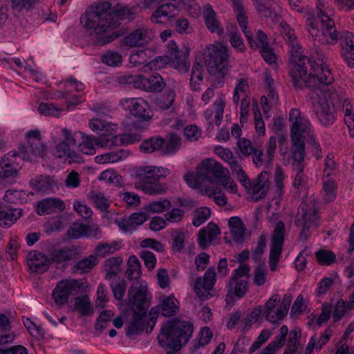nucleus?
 <instances>
[{
    "label": "nucleus",
    "instance_id": "obj_45",
    "mask_svg": "<svg viewBox=\"0 0 354 354\" xmlns=\"http://www.w3.org/2000/svg\"><path fill=\"white\" fill-rule=\"evenodd\" d=\"M175 97L174 90L167 88L164 94L156 99V104L159 109L167 110L172 106Z\"/></svg>",
    "mask_w": 354,
    "mask_h": 354
},
{
    "label": "nucleus",
    "instance_id": "obj_51",
    "mask_svg": "<svg viewBox=\"0 0 354 354\" xmlns=\"http://www.w3.org/2000/svg\"><path fill=\"white\" fill-rule=\"evenodd\" d=\"M317 261L321 265L330 266L333 264L335 259L336 256L331 250H319L315 253Z\"/></svg>",
    "mask_w": 354,
    "mask_h": 354
},
{
    "label": "nucleus",
    "instance_id": "obj_27",
    "mask_svg": "<svg viewBox=\"0 0 354 354\" xmlns=\"http://www.w3.org/2000/svg\"><path fill=\"white\" fill-rule=\"evenodd\" d=\"M22 215L20 208H8L2 207L0 212V226H10Z\"/></svg>",
    "mask_w": 354,
    "mask_h": 354
},
{
    "label": "nucleus",
    "instance_id": "obj_32",
    "mask_svg": "<svg viewBox=\"0 0 354 354\" xmlns=\"http://www.w3.org/2000/svg\"><path fill=\"white\" fill-rule=\"evenodd\" d=\"M322 24V34L324 37H328L330 39L329 41L331 44L336 43L338 39V35L335 22L330 16H324L321 21Z\"/></svg>",
    "mask_w": 354,
    "mask_h": 354
},
{
    "label": "nucleus",
    "instance_id": "obj_29",
    "mask_svg": "<svg viewBox=\"0 0 354 354\" xmlns=\"http://www.w3.org/2000/svg\"><path fill=\"white\" fill-rule=\"evenodd\" d=\"M263 306L259 305L256 306L245 317L242 319L240 322V326L242 330H248L252 324L261 321L263 319Z\"/></svg>",
    "mask_w": 354,
    "mask_h": 354
},
{
    "label": "nucleus",
    "instance_id": "obj_44",
    "mask_svg": "<svg viewBox=\"0 0 354 354\" xmlns=\"http://www.w3.org/2000/svg\"><path fill=\"white\" fill-rule=\"evenodd\" d=\"M122 82L127 84H132L136 88H140L147 91V77L142 75H124L121 77Z\"/></svg>",
    "mask_w": 354,
    "mask_h": 354
},
{
    "label": "nucleus",
    "instance_id": "obj_62",
    "mask_svg": "<svg viewBox=\"0 0 354 354\" xmlns=\"http://www.w3.org/2000/svg\"><path fill=\"white\" fill-rule=\"evenodd\" d=\"M38 111L42 115H53L58 117L60 110L56 108L52 103H41L38 107Z\"/></svg>",
    "mask_w": 354,
    "mask_h": 354
},
{
    "label": "nucleus",
    "instance_id": "obj_43",
    "mask_svg": "<svg viewBox=\"0 0 354 354\" xmlns=\"http://www.w3.org/2000/svg\"><path fill=\"white\" fill-rule=\"evenodd\" d=\"M203 65L201 59L198 61L196 59L192 67L190 77V85L194 90H197L196 86L203 80Z\"/></svg>",
    "mask_w": 354,
    "mask_h": 354
},
{
    "label": "nucleus",
    "instance_id": "obj_42",
    "mask_svg": "<svg viewBox=\"0 0 354 354\" xmlns=\"http://www.w3.org/2000/svg\"><path fill=\"white\" fill-rule=\"evenodd\" d=\"M301 333H290L283 354H300L302 344L300 342Z\"/></svg>",
    "mask_w": 354,
    "mask_h": 354
},
{
    "label": "nucleus",
    "instance_id": "obj_2",
    "mask_svg": "<svg viewBox=\"0 0 354 354\" xmlns=\"http://www.w3.org/2000/svg\"><path fill=\"white\" fill-rule=\"evenodd\" d=\"M288 44L292 65L290 75L295 88L326 86L327 82H333V76L327 66L318 65L315 60L301 54V46L297 40Z\"/></svg>",
    "mask_w": 354,
    "mask_h": 354
},
{
    "label": "nucleus",
    "instance_id": "obj_55",
    "mask_svg": "<svg viewBox=\"0 0 354 354\" xmlns=\"http://www.w3.org/2000/svg\"><path fill=\"white\" fill-rule=\"evenodd\" d=\"M113 317V313L111 310H104L102 312L97 319L95 328L97 330H103L106 328L111 324V319Z\"/></svg>",
    "mask_w": 354,
    "mask_h": 354
},
{
    "label": "nucleus",
    "instance_id": "obj_37",
    "mask_svg": "<svg viewBox=\"0 0 354 354\" xmlns=\"http://www.w3.org/2000/svg\"><path fill=\"white\" fill-rule=\"evenodd\" d=\"M141 140V135L138 133H129L122 134L120 138L117 136H112L110 138L106 139V144L111 142V145L121 144H133Z\"/></svg>",
    "mask_w": 354,
    "mask_h": 354
},
{
    "label": "nucleus",
    "instance_id": "obj_19",
    "mask_svg": "<svg viewBox=\"0 0 354 354\" xmlns=\"http://www.w3.org/2000/svg\"><path fill=\"white\" fill-rule=\"evenodd\" d=\"M77 254V248L72 245L65 246L62 249L51 248L48 250L50 262L61 263L73 260Z\"/></svg>",
    "mask_w": 354,
    "mask_h": 354
},
{
    "label": "nucleus",
    "instance_id": "obj_6",
    "mask_svg": "<svg viewBox=\"0 0 354 354\" xmlns=\"http://www.w3.org/2000/svg\"><path fill=\"white\" fill-rule=\"evenodd\" d=\"M319 217L315 206L309 207L306 203L300 205L295 220V224L301 228L299 240L306 241L310 236V230L319 226Z\"/></svg>",
    "mask_w": 354,
    "mask_h": 354
},
{
    "label": "nucleus",
    "instance_id": "obj_15",
    "mask_svg": "<svg viewBox=\"0 0 354 354\" xmlns=\"http://www.w3.org/2000/svg\"><path fill=\"white\" fill-rule=\"evenodd\" d=\"M203 18L207 29L211 33H216L219 36L224 33V28L221 22L219 21L212 6L209 3L203 6Z\"/></svg>",
    "mask_w": 354,
    "mask_h": 354
},
{
    "label": "nucleus",
    "instance_id": "obj_54",
    "mask_svg": "<svg viewBox=\"0 0 354 354\" xmlns=\"http://www.w3.org/2000/svg\"><path fill=\"white\" fill-rule=\"evenodd\" d=\"M211 211L207 207H203L196 210V214L192 221L195 227H198L204 223L210 216Z\"/></svg>",
    "mask_w": 354,
    "mask_h": 354
},
{
    "label": "nucleus",
    "instance_id": "obj_30",
    "mask_svg": "<svg viewBox=\"0 0 354 354\" xmlns=\"http://www.w3.org/2000/svg\"><path fill=\"white\" fill-rule=\"evenodd\" d=\"M189 55V49L186 47H183V49H178V53L173 55L174 56V64L175 68L182 73H187L189 68V62H188V57Z\"/></svg>",
    "mask_w": 354,
    "mask_h": 354
},
{
    "label": "nucleus",
    "instance_id": "obj_10",
    "mask_svg": "<svg viewBox=\"0 0 354 354\" xmlns=\"http://www.w3.org/2000/svg\"><path fill=\"white\" fill-rule=\"evenodd\" d=\"M192 333H158V342L167 354H174L187 343Z\"/></svg>",
    "mask_w": 354,
    "mask_h": 354
},
{
    "label": "nucleus",
    "instance_id": "obj_33",
    "mask_svg": "<svg viewBox=\"0 0 354 354\" xmlns=\"http://www.w3.org/2000/svg\"><path fill=\"white\" fill-rule=\"evenodd\" d=\"M167 328L164 331L162 327L160 332H193L194 326L189 321L174 319L168 322Z\"/></svg>",
    "mask_w": 354,
    "mask_h": 354
},
{
    "label": "nucleus",
    "instance_id": "obj_53",
    "mask_svg": "<svg viewBox=\"0 0 354 354\" xmlns=\"http://www.w3.org/2000/svg\"><path fill=\"white\" fill-rule=\"evenodd\" d=\"M349 334L350 333H344V335L337 345V351L335 354H353V351L349 347L352 342Z\"/></svg>",
    "mask_w": 354,
    "mask_h": 354
},
{
    "label": "nucleus",
    "instance_id": "obj_46",
    "mask_svg": "<svg viewBox=\"0 0 354 354\" xmlns=\"http://www.w3.org/2000/svg\"><path fill=\"white\" fill-rule=\"evenodd\" d=\"M247 189L253 194L252 199L255 202L264 198L268 193L267 185L261 183V182L255 180H251V187H248Z\"/></svg>",
    "mask_w": 354,
    "mask_h": 354
},
{
    "label": "nucleus",
    "instance_id": "obj_18",
    "mask_svg": "<svg viewBox=\"0 0 354 354\" xmlns=\"http://www.w3.org/2000/svg\"><path fill=\"white\" fill-rule=\"evenodd\" d=\"M46 147L41 140H28V147L21 146L17 151L23 160H31L32 156L44 157Z\"/></svg>",
    "mask_w": 354,
    "mask_h": 354
},
{
    "label": "nucleus",
    "instance_id": "obj_49",
    "mask_svg": "<svg viewBox=\"0 0 354 354\" xmlns=\"http://www.w3.org/2000/svg\"><path fill=\"white\" fill-rule=\"evenodd\" d=\"M89 225L73 223L67 230V235L70 239H77L82 236H86Z\"/></svg>",
    "mask_w": 354,
    "mask_h": 354
},
{
    "label": "nucleus",
    "instance_id": "obj_36",
    "mask_svg": "<svg viewBox=\"0 0 354 354\" xmlns=\"http://www.w3.org/2000/svg\"><path fill=\"white\" fill-rule=\"evenodd\" d=\"M147 91L154 93L160 92L166 87V82L163 77L157 73H153L149 78H147Z\"/></svg>",
    "mask_w": 354,
    "mask_h": 354
},
{
    "label": "nucleus",
    "instance_id": "obj_31",
    "mask_svg": "<svg viewBox=\"0 0 354 354\" xmlns=\"http://www.w3.org/2000/svg\"><path fill=\"white\" fill-rule=\"evenodd\" d=\"M97 259L95 256L91 254L87 258L77 262L72 268L73 273L84 274L90 272L97 265Z\"/></svg>",
    "mask_w": 354,
    "mask_h": 354
},
{
    "label": "nucleus",
    "instance_id": "obj_59",
    "mask_svg": "<svg viewBox=\"0 0 354 354\" xmlns=\"http://www.w3.org/2000/svg\"><path fill=\"white\" fill-rule=\"evenodd\" d=\"M292 296L290 294L284 295L283 300L277 308L278 319H283L286 317L290 306Z\"/></svg>",
    "mask_w": 354,
    "mask_h": 354
},
{
    "label": "nucleus",
    "instance_id": "obj_23",
    "mask_svg": "<svg viewBox=\"0 0 354 354\" xmlns=\"http://www.w3.org/2000/svg\"><path fill=\"white\" fill-rule=\"evenodd\" d=\"M279 302V295L277 294L274 295L267 301L264 306V310H263L262 316H265L266 319L274 325L272 329H274L276 326H279L281 321L283 320V319H278L277 310L274 313V309Z\"/></svg>",
    "mask_w": 354,
    "mask_h": 354
},
{
    "label": "nucleus",
    "instance_id": "obj_24",
    "mask_svg": "<svg viewBox=\"0 0 354 354\" xmlns=\"http://www.w3.org/2000/svg\"><path fill=\"white\" fill-rule=\"evenodd\" d=\"M179 12L178 7L171 3H167L158 6L153 12L151 20L155 21L156 24H161L162 21L159 19L162 17H167L169 21L176 17Z\"/></svg>",
    "mask_w": 354,
    "mask_h": 354
},
{
    "label": "nucleus",
    "instance_id": "obj_39",
    "mask_svg": "<svg viewBox=\"0 0 354 354\" xmlns=\"http://www.w3.org/2000/svg\"><path fill=\"white\" fill-rule=\"evenodd\" d=\"M74 306L75 309L78 310L82 316H88L93 313L89 298L86 295L76 297Z\"/></svg>",
    "mask_w": 354,
    "mask_h": 354
},
{
    "label": "nucleus",
    "instance_id": "obj_5",
    "mask_svg": "<svg viewBox=\"0 0 354 354\" xmlns=\"http://www.w3.org/2000/svg\"><path fill=\"white\" fill-rule=\"evenodd\" d=\"M227 49L222 46L210 45L205 49L204 62L212 77L213 86H221L230 67Z\"/></svg>",
    "mask_w": 354,
    "mask_h": 354
},
{
    "label": "nucleus",
    "instance_id": "obj_21",
    "mask_svg": "<svg viewBox=\"0 0 354 354\" xmlns=\"http://www.w3.org/2000/svg\"><path fill=\"white\" fill-rule=\"evenodd\" d=\"M221 234L219 227L213 223H209L206 227L198 232V245L203 250L207 249L212 241Z\"/></svg>",
    "mask_w": 354,
    "mask_h": 354
},
{
    "label": "nucleus",
    "instance_id": "obj_52",
    "mask_svg": "<svg viewBox=\"0 0 354 354\" xmlns=\"http://www.w3.org/2000/svg\"><path fill=\"white\" fill-rule=\"evenodd\" d=\"M101 61L108 66H117L121 64L122 57L118 52L109 50L102 55Z\"/></svg>",
    "mask_w": 354,
    "mask_h": 354
},
{
    "label": "nucleus",
    "instance_id": "obj_58",
    "mask_svg": "<svg viewBox=\"0 0 354 354\" xmlns=\"http://www.w3.org/2000/svg\"><path fill=\"white\" fill-rule=\"evenodd\" d=\"M335 182L331 180H327L323 184V190L325 193L324 199L326 202H330L335 198Z\"/></svg>",
    "mask_w": 354,
    "mask_h": 354
},
{
    "label": "nucleus",
    "instance_id": "obj_57",
    "mask_svg": "<svg viewBox=\"0 0 354 354\" xmlns=\"http://www.w3.org/2000/svg\"><path fill=\"white\" fill-rule=\"evenodd\" d=\"M171 61V58L167 56H158L147 63V66L151 70H160L164 68Z\"/></svg>",
    "mask_w": 354,
    "mask_h": 354
},
{
    "label": "nucleus",
    "instance_id": "obj_16",
    "mask_svg": "<svg viewBox=\"0 0 354 354\" xmlns=\"http://www.w3.org/2000/svg\"><path fill=\"white\" fill-rule=\"evenodd\" d=\"M128 104L131 115L135 117L138 121H149L151 120L152 115L149 111L148 103L142 99H131L126 100Z\"/></svg>",
    "mask_w": 354,
    "mask_h": 354
},
{
    "label": "nucleus",
    "instance_id": "obj_17",
    "mask_svg": "<svg viewBox=\"0 0 354 354\" xmlns=\"http://www.w3.org/2000/svg\"><path fill=\"white\" fill-rule=\"evenodd\" d=\"M30 270L37 273L46 272L50 263L49 256L43 254L36 250L30 251L27 256Z\"/></svg>",
    "mask_w": 354,
    "mask_h": 354
},
{
    "label": "nucleus",
    "instance_id": "obj_1",
    "mask_svg": "<svg viewBox=\"0 0 354 354\" xmlns=\"http://www.w3.org/2000/svg\"><path fill=\"white\" fill-rule=\"evenodd\" d=\"M138 6L131 8L122 6L111 10V3L108 1L97 3L90 8L80 17V23L90 31L91 34H95L94 44L104 46L120 37L124 36L126 31L123 28L116 30L120 26L119 20H133L137 15Z\"/></svg>",
    "mask_w": 354,
    "mask_h": 354
},
{
    "label": "nucleus",
    "instance_id": "obj_41",
    "mask_svg": "<svg viewBox=\"0 0 354 354\" xmlns=\"http://www.w3.org/2000/svg\"><path fill=\"white\" fill-rule=\"evenodd\" d=\"M88 198L102 212L106 211L110 206L108 199L100 192L91 191L88 194Z\"/></svg>",
    "mask_w": 354,
    "mask_h": 354
},
{
    "label": "nucleus",
    "instance_id": "obj_34",
    "mask_svg": "<svg viewBox=\"0 0 354 354\" xmlns=\"http://www.w3.org/2000/svg\"><path fill=\"white\" fill-rule=\"evenodd\" d=\"M165 142V139L158 136H153L144 140L141 143L140 149L145 153H152L158 150L162 151V147Z\"/></svg>",
    "mask_w": 354,
    "mask_h": 354
},
{
    "label": "nucleus",
    "instance_id": "obj_47",
    "mask_svg": "<svg viewBox=\"0 0 354 354\" xmlns=\"http://www.w3.org/2000/svg\"><path fill=\"white\" fill-rule=\"evenodd\" d=\"M287 339V333H281L275 337L274 340L271 342L259 354H275L277 351L281 348Z\"/></svg>",
    "mask_w": 354,
    "mask_h": 354
},
{
    "label": "nucleus",
    "instance_id": "obj_7",
    "mask_svg": "<svg viewBox=\"0 0 354 354\" xmlns=\"http://www.w3.org/2000/svg\"><path fill=\"white\" fill-rule=\"evenodd\" d=\"M198 178L202 182L214 183L218 181L223 173H229L227 169L212 158L203 160L197 167Z\"/></svg>",
    "mask_w": 354,
    "mask_h": 354
},
{
    "label": "nucleus",
    "instance_id": "obj_3",
    "mask_svg": "<svg viewBox=\"0 0 354 354\" xmlns=\"http://www.w3.org/2000/svg\"><path fill=\"white\" fill-rule=\"evenodd\" d=\"M331 83L326 84V86H317V88L306 87L311 91L310 97L317 99L313 103L314 111L319 121L324 126L328 127L333 124L336 119L337 110L349 104L347 99H343L337 93L331 92L328 86Z\"/></svg>",
    "mask_w": 354,
    "mask_h": 354
},
{
    "label": "nucleus",
    "instance_id": "obj_35",
    "mask_svg": "<svg viewBox=\"0 0 354 354\" xmlns=\"http://www.w3.org/2000/svg\"><path fill=\"white\" fill-rule=\"evenodd\" d=\"M165 140V142L162 147L164 154L175 153L180 149L181 138L177 133H171L169 134Z\"/></svg>",
    "mask_w": 354,
    "mask_h": 354
},
{
    "label": "nucleus",
    "instance_id": "obj_9",
    "mask_svg": "<svg viewBox=\"0 0 354 354\" xmlns=\"http://www.w3.org/2000/svg\"><path fill=\"white\" fill-rule=\"evenodd\" d=\"M310 128L311 124L306 118L298 123L297 129L294 130L293 127H291L292 154H295L297 151L305 154V140L307 138L312 139L313 137Z\"/></svg>",
    "mask_w": 354,
    "mask_h": 354
},
{
    "label": "nucleus",
    "instance_id": "obj_4",
    "mask_svg": "<svg viewBox=\"0 0 354 354\" xmlns=\"http://www.w3.org/2000/svg\"><path fill=\"white\" fill-rule=\"evenodd\" d=\"M147 286L145 283H136L128 290L127 305L133 311V319L127 332H142L145 328L143 317L149 306L147 297Z\"/></svg>",
    "mask_w": 354,
    "mask_h": 354
},
{
    "label": "nucleus",
    "instance_id": "obj_38",
    "mask_svg": "<svg viewBox=\"0 0 354 354\" xmlns=\"http://www.w3.org/2000/svg\"><path fill=\"white\" fill-rule=\"evenodd\" d=\"M342 55L347 61L348 66L354 68V43L352 39L345 38L341 41Z\"/></svg>",
    "mask_w": 354,
    "mask_h": 354
},
{
    "label": "nucleus",
    "instance_id": "obj_56",
    "mask_svg": "<svg viewBox=\"0 0 354 354\" xmlns=\"http://www.w3.org/2000/svg\"><path fill=\"white\" fill-rule=\"evenodd\" d=\"M177 309V306L171 297H167L162 303V314L164 317L173 316Z\"/></svg>",
    "mask_w": 354,
    "mask_h": 354
},
{
    "label": "nucleus",
    "instance_id": "obj_48",
    "mask_svg": "<svg viewBox=\"0 0 354 354\" xmlns=\"http://www.w3.org/2000/svg\"><path fill=\"white\" fill-rule=\"evenodd\" d=\"M330 337L327 333H324L319 337L316 335H313L306 348L305 354H311L315 348L320 349L328 342Z\"/></svg>",
    "mask_w": 354,
    "mask_h": 354
},
{
    "label": "nucleus",
    "instance_id": "obj_25",
    "mask_svg": "<svg viewBox=\"0 0 354 354\" xmlns=\"http://www.w3.org/2000/svg\"><path fill=\"white\" fill-rule=\"evenodd\" d=\"M160 171L159 168L147 166L138 168L136 174L140 178V184L156 183L162 176Z\"/></svg>",
    "mask_w": 354,
    "mask_h": 354
},
{
    "label": "nucleus",
    "instance_id": "obj_22",
    "mask_svg": "<svg viewBox=\"0 0 354 354\" xmlns=\"http://www.w3.org/2000/svg\"><path fill=\"white\" fill-rule=\"evenodd\" d=\"M292 157L293 159L292 167L294 169L297 171L293 181V186L295 188L299 189L306 180V176L303 173L304 169V160L305 154L301 153L300 151H297L295 154H292Z\"/></svg>",
    "mask_w": 354,
    "mask_h": 354
},
{
    "label": "nucleus",
    "instance_id": "obj_8",
    "mask_svg": "<svg viewBox=\"0 0 354 354\" xmlns=\"http://www.w3.org/2000/svg\"><path fill=\"white\" fill-rule=\"evenodd\" d=\"M285 224L279 221L274 227L271 237V245L269 255V266L274 271L281 255L284 243Z\"/></svg>",
    "mask_w": 354,
    "mask_h": 354
},
{
    "label": "nucleus",
    "instance_id": "obj_14",
    "mask_svg": "<svg viewBox=\"0 0 354 354\" xmlns=\"http://www.w3.org/2000/svg\"><path fill=\"white\" fill-rule=\"evenodd\" d=\"M76 280H66L59 281L52 292V296L56 304L62 306L68 301V297L75 290Z\"/></svg>",
    "mask_w": 354,
    "mask_h": 354
},
{
    "label": "nucleus",
    "instance_id": "obj_12",
    "mask_svg": "<svg viewBox=\"0 0 354 354\" xmlns=\"http://www.w3.org/2000/svg\"><path fill=\"white\" fill-rule=\"evenodd\" d=\"M216 282V272L214 267L207 270L203 278H196L194 284V291L202 300H205L211 296L209 290L212 289Z\"/></svg>",
    "mask_w": 354,
    "mask_h": 354
},
{
    "label": "nucleus",
    "instance_id": "obj_50",
    "mask_svg": "<svg viewBox=\"0 0 354 354\" xmlns=\"http://www.w3.org/2000/svg\"><path fill=\"white\" fill-rule=\"evenodd\" d=\"M171 207V203L170 201L168 199H164L160 201H153L149 203L146 206V209L152 213H161L169 209Z\"/></svg>",
    "mask_w": 354,
    "mask_h": 354
},
{
    "label": "nucleus",
    "instance_id": "obj_11",
    "mask_svg": "<svg viewBox=\"0 0 354 354\" xmlns=\"http://www.w3.org/2000/svg\"><path fill=\"white\" fill-rule=\"evenodd\" d=\"M20 155L17 151H11L0 158V178L10 182L17 176L21 168L17 158Z\"/></svg>",
    "mask_w": 354,
    "mask_h": 354
},
{
    "label": "nucleus",
    "instance_id": "obj_26",
    "mask_svg": "<svg viewBox=\"0 0 354 354\" xmlns=\"http://www.w3.org/2000/svg\"><path fill=\"white\" fill-rule=\"evenodd\" d=\"M228 225L230 229L232 238L236 242H243L246 228L241 218L232 216L228 221Z\"/></svg>",
    "mask_w": 354,
    "mask_h": 354
},
{
    "label": "nucleus",
    "instance_id": "obj_60",
    "mask_svg": "<svg viewBox=\"0 0 354 354\" xmlns=\"http://www.w3.org/2000/svg\"><path fill=\"white\" fill-rule=\"evenodd\" d=\"M140 257L144 261L145 265L149 270L151 271L155 268L156 259L152 252L142 250L140 252Z\"/></svg>",
    "mask_w": 354,
    "mask_h": 354
},
{
    "label": "nucleus",
    "instance_id": "obj_20",
    "mask_svg": "<svg viewBox=\"0 0 354 354\" xmlns=\"http://www.w3.org/2000/svg\"><path fill=\"white\" fill-rule=\"evenodd\" d=\"M65 209L63 201L57 198H47L37 203V213L39 215L50 214Z\"/></svg>",
    "mask_w": 354,
    "mask_h": 354
},
{
    "label": "nucleus",
    "instance_id": "obj_63",
    "mask_svg": "<svg viewBox=\"0 0 354 354\" xmlns=\"http://www.w3.org/2000/svg\"><path fill=\"white\" fill-rule=\"evenodd\" d=\"M266 247V241L265 235L262 234L259 237L258 244L255 250L252 252V259L258 263L261 261V255Z\"/></svg>",
    "mask_w": 354,
    "mask_h": 354
},
{
    "label": "nucleus",
    "instance_id": "obj_28",
    "mask_svg": "<svg viewBox=\"0 0 354 354\" xmlns=\"http://www.w3.org/2000/svg\"><path fill=\"white\" fill-rule=\"evenodd\" d=\"M332 310L333 305L332 304L324 303L322 305L321 308V313L319 316L315 315L308 322L309 325H313V330H317L318 328L316 326L320 327L324 324H326L329 319L332 317Z\"/></svg>",
    "mask_w": 354,
    "mask_h": 354
},
{
    "label": "nucleus",
    "instance_id": "obj_40",
    "mask_svg": "<svg viewBox=\"0 0 354 354\" xmlns=\"http://www.w3.org/2000/svg\"><path fill=\"white\" fill-rule=\"evenodd\" d=\"M346 301L339 299L334 306L332 310V319L334 324L338 323L351 309L348 308Z\"/></svg>",
    "mask_w": 354,
    "mask_h": 354
},
{
    "label": "nucleus",
    "instance_id": "obj_64",
    "mask_svg": "<svg viewBox=\"0 0 354 354\" xmlns=\"http://www.w3.org/2000/svg\"><path fill=\"white\" fill-rule=\"evenodd\" d=\"M113 296L118 301H121L127 289V283L124 280H120L115 284H111Z\"/></svg>",
    "mask_w": 354,
    "mask_h": 354
},
{
    "label": "nucleus",
    "instance_id": "obj_13",
    "mask_svg": "<svg viewBox=\"0 0 354 354\" xmlns=\"http://www.w3.org/2000/svg\"><path fill=\"white\" fill-rule=\"evenodd\" d=\"M149 33L147 28H137L122 39V44L128 48L145 46L151 39Z\"/></svg>",
    "mask_w": 354,
    "mask_h": 354
},
{
    "label": "nucleus",
    "instance_id": "obj_61",
    "mask_svg": "<svg viewBox=\"0 0 354 354\" xmlns=\"http://www.w3.org/2000/svg\"><path fill=\"white\" fill-rule=\"evenodd\" d=\"M12 10L21 12L24 9L30 10L32 8L36 0H10Z\"/></svg>",
    "mask_w": 354,
    "mask_h": 354
}]
</instances>
